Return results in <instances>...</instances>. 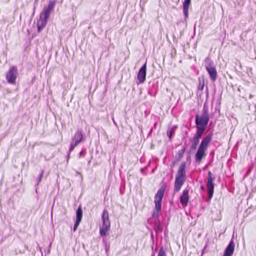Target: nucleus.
Wrapping results in <instances>:
<instances>
[{
    "label": "nucleus",
    "instance_id": "1",
    "mask_svg": "<svg viewBox=\"0 0 256 256\" xmlns=\"http://www.w3.org/2000/svg\"><path fill=\"white\" fill-rule=\"evenodd\" d=\"M213 134L212 132H210L206 136L202 138L194 156L196 162L200 163L202 159L206 156V151L212 141Z\"/></svg>",
    "mask_w": 256,
    "mask_h": 256
},
{
    "label": "nucleus",
    "instance_id": "2",
    "mask_svg": "<svg viewBox=\"0 0 256 256\" xmlns=\"http://www.w3.org/2000/svg\"><path fill=\"white\" fill-rule=\"evenodd\" d=\"M166 188V184H163L158 189L157 192L154 196V202L155 206L154 210L152 214V217L154 218L157 219V220H159L158 217L160 216V212H161L162 210V200L164 196Z\"/></svg>",
    "mask_w": 256,
    "mask_h": 256
},
{
    "label": "nucleus",
    "instance_id": "3",
    "mask_svg": "<svg viewBox=\"0 0 256 256\" xmlns=\"http://www.w3.org/2000/svg\"><path fill=\"white\" fill-rule=\"evenodd\" d=\"M186 162H182L176 174L174 186V192H176L180 191L186 181Z\"/></svg>",
    "mask_w": 256,
    "mask_h": 256
},
{
    "label": "nucleus",
    "instance_id": "4",
    "mask_svg": "<svg viewBox=\"0 0 256 256\" xmlns=\"http://www.w3.org/2000/svg\"><path fill=\"white\" fill-rule=\"evenodd\" d=\"M204 66L208 72L211 81L213 82L217 79L218 73L214 62L209 58H206L204 60Z\"/></svg>",
    "mask_w": 256,
    "mask_h": 256
},
{
    "label": "nucleus",
    "instance_id": "5",
    "mask_svg": "<svg viewBox=\"0 0 256 256\" xmlns=\"http://www.w3.org/2000/svg\"><path fill=\"white\" fill-rule=\"evenodd\" d=\"M214 179L215 178L212 176V173L210 171H209L208 174V180L206 182V188L209 200H210L213 196L214 187L213 181Z\"/></svg>",
    "mask_w": 256,
    "mask_h": 256
},
{
    "label": "nucleus",
    "instance_id": "6",
    "mask_svg": "<svg viewBox=\"0 0 256 256\" xmlns=\"http://www.w3.org/2000/svg\"><path fill=\"white\" fill-rule=\"evenodd\" d=\"M83 139V136L81 130H78L72 138V141L70 142L69 154L70 153Z\"/></svg>",
    "mask_w": 256,
    "mask_h": 256
},
{
    "label": "nucleus",
    "instance_id": "7",
    "mask_svg": "<svg viewBox=\"0 0 256 256\" xmlns=\"http://www.w3.org/2000/svg\"><path fill=\"white\" fill-rule=\"evenodd\" d=\"M18 75V68L16 66H11L6 74V80L10 84H16Z\"/></svg>",
    "mask_w": 256,
    "mask_h": 256
},
{
    "label": "nucleus",
    "instance_id": "8",
    "mask_svg": "<svg viewBox=\"0 0 256 256\" xmlns=\"http://www.w3.org/2000/svg\"><path fill=\"white\" fill-rule=\"evenodd\" d=\"M56 3V0H50L48 4L44 6L42 11L40 13V16L49 18L50 14L54 10Z\"/></svg>",
    "mask_w": 256,
    "mask_h": 256
},
{
    "label": "nucleus",
    "instance_id": "9",
    "mask_svg": "<svg viewBox=\"0 0 256 256\" xmlns=\"http://www.w3.org/2000/svg\"><path fill=\"white\" fill-rule=\"evenodd\" d=\"M210 118V117L196 114L195 116L196 126L206 128Z\"/></svg>",
    "mask_w": 256,
    "mask_h": 256
},
{
    "label": "nucleus",
    "instance_id": "10",
    "mask_svg": "<svg viewBox=\"0 0 256 256\" xmlns=\"http://www.w3.org/2000/svg\"><path fill=\"white\" fill-rule=\"evenodd\" d=\"M146 62L138 70L137 78L138 80V84H143L146 78Z\"/></svg>",
    "mask_w": 256,
    "mask_h": 256
},
{
    "label": "nucleus",
    "instance_id": "11",
    "mask_svg": "<svg viewBox=\"0 0 256 256\" xmlns=\"http://www.w3.org/2000/svg\"><path fill=\"white\" fill-rule=\"evenodd\" d=\"M235 244L234 242V236H232L226 248L223 256H232L234 254Z\"/></svg>",
    "mask_w": 256,
    "mask_h": 256
},
{
    "label": "nucleus",
    "instance_id": "12",
    "mask_svg": "<svg viewBox=\"0 0 256 256\" xmlns=\"http://www.w3.org/2000/svg\"><path fill=\"white\" fill-rule=\"evenodd\" d=\"M188 192L189 190L186 188L183 190L182 194L180 196V203L184 207L188 206L189 201Z\"/></svg>",
    "mask_w": 256,
    "mask_h": 256
},
{
    "label": "nucleus",
    "instance_id": "13",
    "mask_svg": "<svg viewBox=\"0 0 256 256\" xmlns=\"http://www.w3.org/2000/svg\"><path fill=\"white\" fill-rule=\"evenodd\" d=\"M48 18L40 16V20L37 22L38 32H40L46 25Z\"/></svg>",
    "mask_w": 256,
    "mask_h": 256
},
{
    "label": "nucleus",
    "instance_id": "14",
    "mask_svg": "<svg viewBox=\"0 0 256 256\" xmlns=\"http://www.w3.org/2000/svg\"><path fill=\"white\" fill-rule=\"evenodd\" d=\"M191 0H184L183 2L182 8L185 21H186L188 18V9Z\"/></svg>",
    "mask_w": 256,
    "mask_h": 256
},
{
    "label": "nucleus",
    "instance_id": "15",
    "mask_svg": "<svg viewBox=\"0 0 256 256\" xmlns=\"http://www.w3.org/2000/svg\"><path fill=\"white\" fill-rule=\"evenodd\" d=\"M177 125H174L172 126H168L167 130V136L168 137L169 140L171 141L173 136L174 135L176 130L178 128Z\"/></svg>",
    "mask_w": 256,
    "mask_h": 256
},
{
    "label": "nucleus",
    "instance_id": "16",
    "mask_svg": "<svg viewBox=\"0 0 256 256\" xmlns=\"http://www.w3.org/2000/svg\"><path fill=\"white\" fill-rule=\"evenodd\" d=\"M110 224H102L100 228V233L101 236H105L107 235V232L110 228Z\"/></svg>",
    "mask_w": 256,
    "mask_h": 256
},
{
    "label": "nucleus",
    "instance_id": "17",
    "mask_svg": "<svg viewBox=\"0 0 256 256\" xmlns=\"http://www.w3.org/2000/svg\"><path fill=\"white\" fill-rule=\"evenodd\" d=\"M196 130L194 136L200 140L202 138V135L204 134L206 130V128L200 127L196 126Z\"/></svg>",
    "mask_w": 256,
    "mask_h": 256
},
{
    "label": "nucleus",
    "instance_id": "18",
    "mask_svg": "<svg viewBox=\"0 0 256 256\" xmlns=\"http://www.w3.org/2000/svg\"><path fill=\"white\" fill-rule=\"evenodd\" d=\"M186 147L185 146H184L182 150H180L178 152L176 153V154L175 156V160L177 162L180 161L182 160V158H183L184 154V152H186Z\"/></svg>",
    "mask_w": 256,
    "mask_h": 256
},
{
    "label": "nucleus",
    "instance_id": "19",
    "mask_svg": "<svg viewBox=\"0 0 256 256\" xmlns=\"http://www.w3.org/2000/svg\"><path fill=\"white\" fill-rule=\"evenodd\" d=\"M108 212L107 210H104L102 216V224H110L108 217Z\"/></svg>",
    "mask_w": 256,
    "mask_h": 256
},
{
    "label": "nucleus",
    "instance_id": "20",
    "mask_svg": "<svg viewBox=\"0 0 256 256\" xmlns=\"http://www.w3.org/2000/svg\"><path fill=\"white\" fill-rule=\"evenodd\" d=\"M82 218V206L80 205L76 210V220L81 222Z\"/></svg>",
    "mask_w": 256,
    "mask_h": 256
},
{
    "label": "nucleus",
    "instance_id": "21",
    "mask_svg": "<svg viewBox=\"0 0 256 256\" xmlns=\"http://www.w3.org/2000/svg\"><path fill=\"white\" fill-rule=\"evenodd\" d=\"M192 144L190 146V150H195L198 144L200 142V140L194 136L192 140H191Z\"/></svg>",
    "mask_w": 256,
    "mask_h": 256
},
{
    "label": "nucleus",
    "instance_id": "22",
    "mask_svg": "<svg viewBox=\"0 0 256 256\" xmlns=\"http://www.w3.org/2000/svg\"><path fill=\"white\" fill-rule=\"evenodd\" d=\"M201 116L210 117V114L208 112V106L206 103H204V104L202 110V114H201Z\"/></svg>",
    "mask_w": 256,
    "mask_h": 256
},
{
    "label": "nucleus",
    "instance_id": "23",
    "mask_svg": "<svg viewBox=\"0 0 256 256\" xmlns=\"http://www.w3.org/2000/svg\"><path fill=\"white\" fill-rule=\"evenodd\" d=\"M162 230L163 228L162 226L161 222L160 220H158L154 225V230L158 233L162 232Z\"/></svg>",
    "mask_w": 256,
    "mask_h": 256
},
{
    "label": "nucleus",
    "instance_id": "24",
    "mask_svg": "<svg viewBox=\"0 0 256 256\" xmlns=\"http://www.w3.org/2000/svg\"><path fill=\"white\" fill-rule=\"evenodd\" d=\"M199 84L198 86V89L202 90L204 89V76L200 77L198 78Z\"/></svg>",
    "mask_w": 256,
    "mask_h": 256
},
{
    "label": "nucleus",
    "instance_id": "25",
    "mask_svg": "<svg viewBox=\"0 0 256 256\" xmlns=\"http://www.w3.org/2000/svg\"><path fill=\"white\" fill-rule=\"evenodd\" d=\"M44 174V170H41V172L40 173V174H39L38 178H37V183L36 184V186H38L39 183L40 182L41 180H42V178L43 176V174Z\"/></svg>",
    "mask_w": 256,
    "mask_h": 256
},
{
    "label": "nucleus",
    "instance_id": "26",
    "mask_svg": "<svg viewBox=\"0 0 256 256\" xmlns=\"http://www.w3.org/2000/svg\"><path fill=\"white\" fill-rule=\"evenodd\" d=\"M102 242L104 246V248H110V243L107 240L106 238H102Z\"/></svg>",
    "mask_w": 256,
    "mask_h": 256
},
{
    "label": "nucleus",
    "instance_id": "27",
    "mask_svg": "<svg viewBox=\"0 0 256 256\" xmlns=\"http://www.w3.org/2000/svg\"><path fill=\"white\" fill-rule=\"evenodd\" d=\"M158 256H166V253L162 246L160 248Z\"/></svg>",
    "mask_w": 256,
    "mask_h": 256
},
{
    "label": "nucleus",
    "instance_id": "28",
    "mask_svg": "<svg viewBox=\"0 0 256 256\" xmlns=\"http://www.w3.org/2000/svg\"><path fill=\"white\" fill-rule=\"evenodd\" d=\"M38 0H34V8L32 14L34 15L35 13L36 8L38 4Z\"/></svg>",
    "mask_w": 256,
    "mask_h": 256
},
{
    "label": "nucleus",
    "instance_id": "29",
    "mask_svg": "<svg viewBox=\"0 0 256 256\" xmlns=\"http://www.w3.org/2000/svg\"><path fill=\"white\" fill-rule=\"evenodd\" d=\"M80 222L76 220L74 226V230L76 231L77 229L78 226H79Z\"/></svg>",
    "mask_w": 256,
    "mask_h": 256
},
{
    "label": "nucleus",
    "instance_id": "30",
    "mask_svg": "<svg viewBox=\"0 0 256 256\" xmlns=\"http://www.w3.org/2000/svg\"><path fill=\"white\" fill-rule=\"evenodd\" d=\"M86 154V150H82V151L79 154V158L84 157Z\"/></svg>",
    "mask_w": 256,
    "mask_h": 256
},
{
    "label": "nucleus",
    "instance_id": "31",
    "mask_svg": "<svg viewBox=\"0 0 256 256\" xmlns=\"http://www.w3.org/2000/svg\"><path fill=\"white\" fill-rule=\"evenodd\" d=\"M184 132V136H183L182 137V139L184 138H186V136L188 135V130H186L185 132Z\"/></svg>",
    "mask_w": 256,
    "mask_h": 256
},
{
    "label": "nucleus",
    "instance_id": "32",
    "mask_svg": "<svg viewBox=\"0 0 256 256\" xmlns=\"http://www.w3.org/2000/svg\"><path fill=\"white\" fill-rule=\"evenodd\" d=\"M170 218H168L167 222H166V228H167L168 226V224H169V220H170Z\"/></svg>",
    "mask_w": 256,
    "mask_h": 256
},
{
    "label": "nucleus",
    "instance_id": "33",
    "mask_svg": "<svg viewBox=\"0 0 256 256\" xmlns=\"http://www.w3.org/2000/svg\"><path fill=\"white\" fill-rule=\"evenodd\" d=\"M110 250V248H105V250H106V254H108V252Z\"/></svg>",
    "mask_w": 256,
    "mask_h": 256
},
{
    "label": "nucleus",
    "instance_id": "34",
    "mask_svg": "<svg viewBox=\"0 0 256 256\" xmlns=\"http://www.w3.org/2000/svg\"><path fill=\"white\" fill-rule=\"evenodd\" d=\"M200 188L203 190H205V188H204V186H200Z\"/></svg>",
    "mask_w": 256,
    "mask_h": 256
},
{
    "label": "nucleus",
    "instance_id": "35",
    "mask_svg": "<svg viewBox=\"0 0 256 256\" xmlns=\"http://www.w3.org/2000/svg\"><path fill=\"white\" fill-rule=\"evenodd\" d=\"M70 153L69 154V152H68V154L67 156V161H68V158H70Z\"/></svg>",
    "mask_w": 256,
    "mask_h": 256
},
{
    "label": "nucleus",
    "instance_id": "36",
    "mask_svg": "<svg viewBox=\"0 0 256 256\" xmlns=\"http://www.w3.org/2000/svg\"><path fill=\"white\" fill-rule=\"evenodd\" d=\"M152 128L150 129V132H149V133H148V134H150L152 132Z\"/></svg>",
    "mask_w": 256,
    "mask_h": 256
},
{
    "label": "nucleus",
    "instance_id": "37",
    "mask_svg": "<svg viewBox=\"0 0 256 256\" xmlns=\"http://www.w3.org/2000/svg\"><path fill=\"white\" fill-rule=\"evenodd\" d=\"M207 167H208V165L206 166H204V170H205L206 168H207Z\"/></svg>",
    "mask_w": 256,
    "mask_h": 256
},
{
    "label": "nucleus",
    "instance_id": "38",
    "mask_svg": "<svg viewBox=\"0 0 256 256\" xmlns=\"http://www.w3.org/2000/svg\"><path fill=\"white\" fill-rule=\"evenodd\" d=\"M157 124V123L156 122H155L154 124V127L155 128Z\"/></svg>",
    "mask_w": 256,
    "mask_h": 256
},
{
    "label": "nucleus",
    "instance_id": "39",
    "mask_svg": "<svg viewBox=\"0 0 256 256\" xmlns=\"http://www.w3.org/2000/svg\"><path fill=\"white\" fill-rule=\"evenodd\" d=\"M112 120H113V121H114V124H116V122H115V121H114V118H112Z\"/></svg>",
    "mask_w": 256,
    "mask_h": 256
},
{
    "label": "nucleus",
    "instance_id": "40",
    "mask_svg": "<svg viewBox=\"0 0 256 256\" xmlns=\"http://www.w3.org/2000/svg\"><path fill=\"white\" fill-rule=\"evenodd\" d=\"M190 158V156H188V158H187V159L188 160V159Z\"/></svg>",
    "mask_w": 256,
    "mask_h": 256
},
{
    "label": "nucleus",
    "instance_id": "41",
    "mask_svg": "<svg viewBox=\"0 0 256 256\" xmlns=\"http://www.w3.org/2000/svg\"><path fill=\"white\" fill-rule=\"evenodd\" d=\"M174 164H175V162H172V166H174Z\"/></svg>",
    "mask_w": 256,
    "mask_h": 256
},
{
    "label": "nucleus",
    "instance_id": "42",
    "mask_svg": "<svg viewBox=\"0 0 256 256\" xmlns=\"http://www.w3.org/2000/svg\"><path fill=\"white\" fill-rule=\"evenodd\" d=\"M148 94L150 95H152V94H151V92H148Z\"/></svg>",
    "mask_w": 256,
    "mask_h": 256
},
{
    "label": "nucleus",
    "instance_id": "43",
    "mask_svg": "<svg viewBox=\"0 0 256 256\" xmlns=\"http://www.w3.org/2000/svg\"><path fill=\"white\" fill-rule=\"evenodd\" d=\"M214 154V152H210V154Z\"/></svg>",
    "mask_w": 256,
    "mask_h": 256
},
{
    "label": "nucleus",
    "instance_id": "44",
    "mask_svg": "<svg viewBox=\"0 0 256 256\" xmlns=\"http://www.w3.org/2000/svg\"><path fill=\"white\" fill-rule=\"evenodd\" d=\"M166 231H167V228H165V232Z\"/></svg>",
    "mask_w": 256,
    "mask_h": 256
},
{
    "label": "nucleus",
    "instance_id": "45",
    "mask_svg": "<svg viewBox=\"0 0 256 256\" xmlns=\"http://www.w3.org/2000/svg\"><path fill=\"white\" fill-rule=\"evenodd\" d=\"M152 256H154V253H153Z\"/></svg>",
    "mask_w": 256,
    "mask_h": 256
},
{
    "label": "nucleus",
    "instance_id": "46",
    "mask_svg": "<svg viewBox=\"0 0 256 256\" xmlns=\"http://www.w3.org/2000/svg\"><path fill=\"white\" fill-rule=\"evenodd\" d=\"M203 253L202 254L201 256H202Z\"/></svg>",
    "mask_w": 256,
    "mask_h": 256
}]
</instances>
